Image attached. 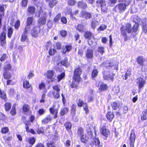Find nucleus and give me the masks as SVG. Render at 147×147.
Instances as JSON below:
<instances>
[{
  "label": "nucleus",
  "mask_w": 147,
  "mask_h": 147,
  "mask_svg": "<svg viewBox=\"0 0 147 147\" xmlns=\"http://www.w3.org/2000/svg\"><path fill=\"white\" fill-rule=\"evenodd\" d=\"M121 33L125 38H126L127 35L126 32L128 33L132 32V28L131 24L129 23H127L125 27H121L120 28Z\"/></svg>",
  "instance_id": "obj_1"
},
{
  "label": "nucleus",
  "mask_w": 147,
  "mask_h": 147,
  "mask_svg": "<svg viewBox=\"0 0 147 147\" xmlns=\"http://www.w3.org/2000/svg\"><path fill=\"white\" fill-rule=\"evenodd\" d=\"M96 4L97 6L100 7L102 12H105L107 10V4L104 0H97Z\"/></svg>",
  "instance_id": "obj_2"
},
{
  "label": "nucleus",
  "mask_w": 147,
  "mask_h": 147,
  "mask_svg": "<svg viewBox=\"0 0 147 147\" xmlns=\"http://www.w3.org/2000/svg\"><path fill=\"white\" fill-rule=\"evenodd\" d=\"M40 15H41L40 18L38 21V23L39 26L41 25H44L46 23V20L47 18V13L43 12H42L41 11L40 12Z\"/></svg>",
  "instance_id": "obj_3"
},
{
  "label": "nucleus",
  "mask_w": 147,
  "mask_h": 147,
  "mask_svg": "<svg viewBox=\"0 0 147 147\" xmlns=\"http://www.w3.org/2000/svg\"><path fill=\"white\" fill-rule=\"evenodd\" d=\"M40 26H36L31 30V34L32 36L36 38L40 35Z\"/></svg>",
  "instance_id": "obj_4"
},
{
  "label": "nucleus",
  "mask_w": 147,
  "mask_h": 147,
  "mask_svg": "<svg viewBox=\"0 0 147 147\" xmlns=\"http://www.w3.org/2000/svg\"><path fill=\"white\" fill-rule=\"evenodd\" d=\"M146 80V77L143 75L141 76L136 79V82L139 84V88H142L144 84H145Z\"/></svg>",
  "instance_id": "obj_5"
},
{
  "label": "nucleus",
  "mask_w": 147,
  "mask_h": 147,
  "mask_svg": "<svg viewBox=\"0 0 147 147\" xmlns=\"http://www.w3.org/2000/svg\"><path fill=\"white\" fill-rule=\"evenodd\" d=\"M82 69L81 68H78L76 69L74 71L73 78H76V81H78L80 80V76L82 74Z\"/></svg>",
  "instance_id": "obj_6"
},
{
  "label": "nucleus",
  "mask_w": 147,
  "mask_h": 147,
  "mask_svg": "<svg viewBox=\"0 0 147 147\" xmlns=\"http://www.w3.org/2000/svg\"><path fill=\"white\" fill-rule=\"evenodd\" d=\"M114 75H115L112 73L109 72L106 73L105 72L104 73L103 77L105 80L113 81Z\"/></svg>",
  "instance_id": "obj_7"
},
{
  "label": "nucleus",
  "mask_w": 147,
  "mask_h": 147,
  "mask_svg": "<svg viewBox=\"0 0 147 147\" xmlns=\"http://www.w3.org/2000/svg\"><path fill=\"white\" fill-rule=\"evenodd\" d=\"M6 34L4 33H2L0 35V44L1 46L3 47L6 44Z\"/></svg>",
  "instance_id": "obj_8"
},
{
  "label": "nucleus",
  "mask_w": 147,
  "mask_h": 147,
  "mask_svg": "<svg viewBox=\"0 0 147 147\" xmlns=\"http://www.w3.org/2000/svg\"><path fill=\"white\" fill-rule=\"evenodd\" d=\"M27 10L28 15L31 16L35 13L36 8L34 6H29L27 9Z\"/></svg>",
  "instance_id": "obj_9"
},
{
  "label": "nucleus",
  "mask_w": 147,
  "mask_h": 147,
  "mask_svg": "<svg viewBox=\"0 0 147 147\" xmlns=\"http://www.w3.org/2000/svg\"><path fill=\"white\" fill-rule=\"evenodd\" d=\"M126 6V3H122L118 4L116 7L118 8L119 12L121 13L123 12L125 10Z\"/></svg>",
  "instance_id": "obj_10"
},
{
  "label": "nucleus",
  "mask_w": 147,
  "mask_h": 147,
  "mask_svg": "<svg viewBox=\"0 0 147 147\" xmlns=\"http://www.w3.org/2000/svg\"><path fill=\"white\" fill-rule=\"evenodd\" d=\"M135 137L136 136L135 134L132 131H131L129 138L130 147H134V143L135 141Z\"/></svg>",
  "instance_id": "obj_11"
},
{
  "label": "nucleus",
  "mask_w": 147,
  "mask_h": 147,
  "mask_svg": "<svg viewBox=\"0 0 147 147\" xmlns=\"http://www.w3.org/2000/svg\"><path fill=\"white\" fill-rule=\"evenodd\" d=\"M86 130L89 135H92L93 134V127L90 124H88L86 125Z\"/></svg>",
  "instance_id": "obj_12"
},
{
  "label": "nucleus",
  "mask_w": 147,
  "mask_h": 147,
  "mask_svg": "<svg viewBox=\"0 0 147 147\" xmlns=\"http://www.w3.org/2000/svg\"><path fill=\"white\" fill-rule=\"evenodd\" d=\"M100 86L99 89L101 91H104L107 88V86L106 84H104L101 81L98 82V86Z\"/></svg>",
  "instance_id": "obj_13"
},
{
  "label": "nucleus",
  "mask_w": 147,
  "mask_h": 147,
  "mask_svg": "<svg viewBox=\"0 0 147 147\" xmlns=\"http://www.w3.org/2000/svg\"><path fill=\"white\" fill-rule=\"evenodd\" d=\"M54 75V71L53 70H49L47 72V77L51 79V82L54 81L55 79L53 78Z\"/></svg>",
  "instance_id": "obj_14"
},
{
  "label": "nucleus",
  "mask_w": 147,
  "mask_h": 147,
  "mask_svg": "<svg viewBox=\"0 0 147 147\" xmlns=\"http://www.w3.org/2000/svg\"><path fill=\"white\" fill-rule=\"evenodd\" d=\"M100 132L105 136L107 137L109 134L110 131L108 129H106L105 127H102L100 130Z\"/></svg>",
  "instance_id": "obj_15"
},
{
  "label": "nucleus",
  "mask_w": 147,
  "mask_h": 147,
  "mask_svg": "<svg viewBox=\"0 0 147 147\" xmlns=\"http://www.w3.org/2000/svg\"><path fill=\"white\" fill-rule=\"evenodd\" d=\"M138 63L140 65L143 66L144 65V62L145 61L146 59L142 56L138 57L137 59Z\"/></svg>",
  "instance_id": "obj_16"
},
{
  "label": "nucleus",
  "mask_w": 147,
  "mask_h": 147,
  "mask_svg": "<svg viewBox=\"0 0 147 147\" xmlns=\"http://www.w3.org/2000/svg\"><path fill=\"white\" fill-rule=\"evenodd\" d=\"M139 25L138 24H135L132 28V33L134 32L137 34L139 30Z\"/></svg>",
  "instance_id": "obj_17"
},
{
  "label": "nucleus",
  "mask_w": 147,
  "mask_h": 147,
  "mask_svg": "<svg viewBox=\"0 0 147 147\" xmlns=\"http://www.w3.org/2000/svg\"><path fill=\"white\" fill-rule=\"evenodd\" d=\"M86 56L87 58L91 59L93 56V51L89 49H87L86 53Z\"/></svg>",
  "instance_id": "obj_18"
},
{
  "label": "nucleus",
  "mask_w": 147,
  "mask_h": 147,
  "mask_svg": "<svg viewBox=\"0 0 147 147\" xmlns=\"http://www.w3.org/2000/svg\"><path fill=\"white\" fill-rule=\"evenodd\" d=\"M111 105L113 109L116 110L119 108L120 106V103L118 101L113 102L111 103Z\"/></svg>",
  "instance_id": "obj_19"
},
{
  "label": "nucleus",
  "mask_w": 147,
  "mask_h": 147,
  "mask_svg": "<svg viewBox=\"0 0 147 147\" xmlns=\"http://www.w3.org/2000/svg\"><path fill=\"white\" fill-rule=\"evenodd\" d=\"M81 14L82 16L86 19H88L92 17V15L90 13L86 11H82Z\"/></svg>",
  "instance_id": "obj_20"
},
{
  "label": "nucleus",
  "mask_w": 147,
  "mask_h": 147,
  "mask_svg": "<svg viewBox=\"0 0 147 147\" xmlns=\"http://www.w3.org/2000/svg\"><path fill=\"white\" fill-rule=\"evenodd\" d=\"M107 119L110 121L111 122L114 117V115L113 112H109L106 115Z\"/></svg>",
  "instance_id": "obj_21"
},
{
  "label": "nucleus",
  "mask_w": 147,
  "mask_h": 147,
  "mask_svg": "<svg viewBox=\"0 0 147 147\" xmlns=\"http://www.w3.org/2000/svg\"><path fill=\"white\" fill-rule=\"evenodd\" d=\"M52 118V117L50 115H48L42 121V122L43 124L47 123L51 120Z\"/></svg>",
  "instance_id": "obj_22"
},
{
  "label": "nucleus",
  "mask_w": 147,
  "mask_h": 147,
  "mask_svg": "<svg viewBox=\"0 0 147 147\" xmlns=\"http://www.w3.org/2000/svg\"><path fill=\"white\" fill-rule=\"evenodd\" d=\"M35 142L36 140L34 137H31L28 140V142L30 145L29 146H26V147H32V146L35 143Z\"/></svg>",
  "instance_id": "obj_23"
},
{
  "label": "nucleus",
  "mask_w": 147,
  "mask_h": 147,
  "mask_svg": "<svg viewBox=\"0 0 147 147\" xmlns=\"http://www.w3.org/2000/svg\"><path fill=\"white\" fill-rule=\"evenodd\" d=\"M91 145L92 146L94 145L98 146H102L100 144V141L98 139H94L91 142Z\"/></svg>",
  "instance_id": "obj_24"
},
{
  "label": "nucleus",
  "mask_w": 147,
  "mask_h": 147,
  "mask_svg": "<svg viewBox=\"0 0 147 147\" xmlns=\"http://www.w3.org/2000/svg\"><path fill=\"white\" fill-rule=\"evenodd\" d=\"M30 109V106L27 104L24 105L22 107V110L25 114H27Z\"/></svg>",
  "instance_id": "obj_25"
},
{
  "label": "nucleus",
  "mask_w": 147,
  "mask_h": 147,
  "mask_svg": "<svg viewBox=\"0 0 147 147\" xmlns=\"http://www.w3.org/2000/svg\"><path fill=\"white\" fill-rule=\"evenodd\" d=\"M72 48L71 46L69 45H67L63 47L62 53H65L67 52H69Z\"/></svg>",
  "instance_id": "obj_26"
},
{
  "label": "nucleus",
  "mask_w": 147,
  "mask_h": 147,
  "mask_svg": "<svg viewBox=\"0 0 147 147\" xmlns=\"http://www.w3.org/2000/svg\"><path fill=\"white\" fill-rule=\"evenodd\" d=\"M142 29L143 32L146 33L147 32V20H145L143 22Z\"/></svg>",
  "instance_id": "obj_27"
},
{
  "label": "nucleus",
  "mask_w": 147,
  "mask_h": 147,
  "mask_svg": "<svg viewBox=\"0 0 147 147\" xmlns=\"http://www.w3.org/2000/svg\"><path fill=\"white\" fill-rule=\"evenodd\" d=\"M73 78V80L72 82V83L71 85V87L73 88L77 87L78 86L79 82L80 81V80H78V81H76V78Z\"/></svg>",
  "instance_id": "obj_28"
},
{
  "label": "nucleus",
  "mask_w": 147,
  "mask_h": 147,
  "mask_svg": "<svg viewBox=\"0 0 147 147\" xmlns=\"http://www.w3.org/2000/svg\"><path fill=\"white\" fill-rule=\"evenodd\" d=\"M57 1L56 0H53L50 1L49 4V6L50 8H52L57 3Z\"/></svg>",
  "instance_id": "obj_29"
},
{
  "label": "nucleus",
  "mask_w": 147,
  "mask_h": 147,
  "mask_svg": "<svg viewBox=\"0 0 147 147\" xmlns=\"http://www.w3.org/2000/svg\"><path fill=\"white\" fill-rule=\"evenodd\" d=\"M50 113L54 115V118H56L57 117V111L55 110L53 108H51L49 109Z\"/></svg>",
  "instance_id": "obj_30"
},
{
  "label": "nucleus",
  "mask_w": 147,
  "mask_h": 147,
  "mask_svg": "<svg viewBox=\"0 0 147 147\" xmlns=\"http://www.w3.org/2000/svg\"><path fill=\"white\" fill-rule=\"evenodd\" d=\"M76 105L74 104H73L71 107V114L74 116L75 115L76 113Z\"/></svg>",
  "instance_id": "obj_31"
},
{
  "label": "nucleus",
  "mask_w": 147,
  "mask_h": 147,
  "mask_svg": "<svg viewBox=\"0 0 147 147\" xmlns=\"http://www.w3.org/2000/svg\"><path fill=\"white\" fill-rule=\"evenodd\" d=\"M78 6L82 8H85L87 7L86 4L82 1H80L78 4Z\"/></svg>",
  "instance_id": "obj_32"
},
{
  "label": "nucleus",
  "mask_w": 147,
  "mask_h": 147,
  "mask_svg": "<svg viewBox=\"0 0 147 147\" xmlns=\"http://www.w3.org/2000/svg\"><path fill=\"white\" fill-rule=\"evenodd\" d=\"M69 109L67 108H62L61 109L60 114L61 115L63 116L68 111Z\"/></svg>",
  "instance_id": "obj_33"
},
{
  "label": "nucleus",
  "mask_w": 147,
  "mask_h": 147,
  "mask_svg": "<svg viewBox=\"0 0 147 147\" xmlns=\"http://www.w3.org/2000/svg\"><path fill=\"white\" fill-rule=\"evenodd\" d=\"M81 141L83 143H86L88 140V138L84 135L80 137Z\"/></svg>",
  "instance_id": "obj_34"
},
{
  "label": "nucleus",
  "mask_w": 147,
  "mask_h": 147,
  "mask_svg": "<svg viewBox=\"0 0 147 147\" xmlns=\"http://www.w3.org/2000/svg\"><path fill=\"white\" fill-rule=\"evenodd\" d=\"M142 119L145 120L147 119V110L144 111L141 115Z\"/></svg>",
  "instance_id": "obj_35"
},
{
  "label": "nucleus",
  "mask_w": 147,
  "mask_h": 147,
  "mask_svg": "<svg viewBox=\"0 0 147 147\" xmlns=\"http://www.w3.org/2000/svg\"><path fill=\"white\" fill-rule=\"evenodd\" d=\"M11 105L9 102H6L4 105V107L6 111H8L11 108Z\"/></svg>",
  "instance_id": "obj_36"
},
{
  "label": "nucleus",
  "mask_w": 147,
  "mask_h": 147,
  "mask_svg": "<svg viewBox=\"0 0 147 147\" xmlns=\"http://www.w3.org/2000/svg\"><path fill=\"white\" fill-rule=\"evenodd\" d=\"M54 47L55 48L57 49H60L62 48L61 45L59 42H57L54 43Z\"/></svg>",
  "instance_id": "obj_37"
},
{
  "label": "nucleus",
  "mask_w": 147,
  "mask_h": 147,
  "mask_svg": "<svg viewBox=\"0 0 147 147\" xmlns=\"http://www.w3.org/2000/svg\"><path fill=\"white\" fill-rule=\"evenodd\" d=\"M66 130L67 131L70 129L71 127V125L69 122H66L64 125Z\"/></svg>",
  "instance_id": "obj_38"
},
{
  "label": "nucleus",
  "mask_w": 147,
  "mask_h": 147,
  "mask_svg": "<svg viewBox=\"0 0 147 147\" xmlns=\"http://www.w3.org/2000/svg\"><path fill=\"white\" fill-rule=\"evenodd\" d=\"M27 34L23 32L22 35L21 40L22 42H24L26 40L28 39Z\"/></svg>",
  "instance_id": "obj_39"
},
{
  "label": "nucleus",
  "mask_w": 147,
  "mask_h": 147,
  "mask_svg": "<svg viewBox=\"0 0 147 147\" xmlns=\"http://www.w3.org/2000/svg\"><path fill=\"white\" fill-rule=\"evenodd\" d=\"M65 76V73L64 72H62L60 74H59L57 76V78L58 81L59 82Z\"/></svg>",
  "instance_id": "obj_40"
},
{
  "label": "nucleus",
  "mask_w": 147,
  "mask_h": 147,
  "mask_svg": "<svg viewBox=\"0 0 147 147\" xmlns=\"http://www.w3.org/2000/svg\"><path fill=\"white\" fill-rule=\"evenodd\" d=\"M77 135L78 136L80 137L84 135V130L82 128L80 127L78 130Z\"/></svg>",
  "instance_id": "obj_41"
},
{
  "label": "nucleus",
  "mask_w": 147,
  "mask_h": 147,
  "mask_svg": "<svg viewBox=\"0 0 147 147\" xmlns=\"http://www.w3.org/2000/svg\"><path fill=\"white\" fill-rule=\"evenodd\" d=\"M3 75L4 78L6 79H9L11 77L10 74L7 71H5Z\"/></svg>",
  "instance_id": "obj_42"
},
{
  "label": "nucleus",
  "mask_w": 147,
  "mask_h": 147,
  "mask_svg": "<svg viewBox=\"0 0 147 147\" xmlns=\"http://www.w3.org/2000/svg\"><path fill=\"white\" fill-rule=\"evenodd\" d=\"M131 75V71L130 70H128L126 72V73L125 74L124 78H123V79L125 80H126L129 77H130V76Z\"/></svg>",
  "instance_id": "obj_43"
},
{
  "label": "nucleus",
  "mask_w": 147,
  "mask_h": 147,
  "mask_svg": "<svg viewBox=\"0 0 147 147\" xmlns=\"http://www.w3.org/2000/svg\"><path fill=\"white\" fill-rule=\"evenodd\" d=\"M13 30L11 27H9L8 29L7 36L9 38H10L12 35L13 32Z\"/></svg>",
  "instance_id": "obj_44"
},
{
  "label": "nucleus",
  "mask_w": 147,
  "mask_h": 147,
  "mask_svg": "<svg viewBox=\"0 0 147 147\" xmlns=\"http://www.w3.org/2000/svg\"><path fill=\"white\" fill-rule=\"evenodd\" d=\"M98 22L96 20H93L91 22V27L93 29H94L98 24Z\"/></svg>",
  "instance_id": "obj_45"
},
{
  "label": "nucleus",
  "mask_w": 147,
  "mask_h": 147,
  "mask_svg": "<svg viewBox=\"0 0 147 147\" xmlns=\"http://www.w3.org/2000/svg\"><path fill=\"white\" fill-rule=\"evenodd\" d=\"M33 21V18L30 17L28 18L27 21V25L30 26L31 25Z\"/></svg>",
  "instance_id": "obj_46"
},
{
  "label": "nucleus",
  "mask_w": 147,
  "mask_h": 147,
  "mask_svg": "<svg viewBox=\"0 0 147 147\" xmlns=\"http://www.w3.org/2000/svg\"><path fill=\"white\" fill-rule=\"evenodd\" d=\"M23 87L28 88L30 87V85L29 84V82L27 81H24L23 83Z\"/></svg>",
  "instance_id": "obj_47"
},
{
  "label": "nucleus",
  "mask_w": 147,
  "mask_h": 147,
  "mask_svg": "<svg viewBox=\"0 0 147 147\" xmlns=\"http://www.w3.org/2000/svg\"><path fill=\"white\" fill-rule=\"evenodd\" d=\"M61 17V14L60 13H58L54 18V22H55L58 23L59 20Z\"/></svg>",
  "instance_id": "obj_48"
},
{
  "label": "nucleus",
  "mask_w": 147,
  "mask_h": 147,
  "mask_svg": "<svg viewBox=\"0 0 147 147\" xmlns=\"http://www.w3.org/2000/svg\"><path fill=\"white\" fill-rule=\"evenodd\" d=\"M67 58L66 57L64 59V60L61 61V63L63 66H67Z\"/></svg>",
  "instance_id": "obj_49"
},
{
  "label": "nucleus",
  "mask_w": 147,
  "mask_h": 147,
  "mask_svg": "<svg viewBox=\"0 0 147 147\" xmlns=\"http://www.w3.org/2000/svg\"><path fill=\"white\" fill-rule=\"evenodd\" d=\"M92 34L91 33L88 31H86L85 33L84 34V37L87 38H90Z\"/></svg>",
  "instance_id": "obj_50"
},
{
  "label": "nucleus",
  "mask_w": 147,
  "mask_h": 147,
  "mask_svg": "<svg viewBox=\"0 0 147 147\" xmlns=\"http://www.w3.org/2000/svg\"><path fill=\"white\" fill-rule=\"evenodd\" d=\"M30 29V27L29 25H27L26 26L24 31V33L27 34Z\"/></svg>",
  "instance_id": "obj_51"
},
{
  "label": "nucleus",
  "mask_w": 147,
  "mask_h": 147,
  "mask_svg": "<svg viewBox=\"0 0 147 147\" xmlns=\"http://www.w3.org/2000/svg\"><path fill=\"white\" fill-rule=\"evenodd\" d=\"M77 104L78 107H81L84 104V103L82 100L79 99L77 102Z\"/></svg>",
  "instance_id": "obj_52"
},
{
  "label": "nucleus",
  "mask_w": 147,
  "mask_h": 147,
  "mask_svg": "<svg viewBox=\"0 0 147 147\" xmlns=\"http://www.w3.org/2000/svg\"><path fill=\"white\" fill-rule=\"evenodd\" d=\"M102 66H103L107 69H109V67H111V65L109 63L108 61H106L105 62H104L103 64H102Z\"/></svg>",
  "instance_id": "obj_53"
},
{
  "label": "nucleus",
  "mask_w": 147,
  "mask_h": 147,
  "mask_svg": "<svg viewBox=\"0 0 147 147\" xmlns=\"http://www.w3.org/2000/svg\"><path fill=\"white\" fill-rule=\"evenodd\" d=\"M98 71L97 69H94L93 70L92 73V78H95L97 76Z\"/></svg>",
  "instance_id": "obj_54"
},
{
  "label": "nucleus",
  "mask_w": 147,
  "mask_h": 147,
  "mask_svg": "<svg viewBox=\"0 0 147 147\" xmlns=\"http://www.w3.org/2000/svg\"><path fill=\"white\" fill-rule=\"evenodd\" d=\"M11 68V65L8 64L5 66L4 68V69L5 71H7L10 70Z\"/></svg>",
  "instance_id": "obj_55"
},
{
  "label": "nucleus",
  "mask_w": 147,
  "mask_h": 147,
  "mask_svg": "<svg viewBox=\"0 0 147 147\" xmlns=\"http://www.w3.org/2000/svg\"><path fill=\"white\" fill-rule=\"evenodd\" d=\"M9 129L7 127H5L2 128L1 129V132L3 134H5L8 131Z\"/></svg>",
  "instance_id": "obj_56"
},
{
  "label": "nucleus",
  "mask_w": 147,
  "mask_h": 147,
  "mask_svg": "<svg viewBox=\"0 0 147 147\" xmlns=\"http://www.w3.org/2000/svg\"><path fill=\"white\" fill-rule=\"evenodd\" d=\"M28 3V0H22L21 1V5L23 7H26Z\"/></svg>",
  "instance_id": "obj_57"
},
{
  "label": "nucleus",
  "mask_w": 147,
  "mask_h": 147,
  "mask_svg": "<svg viewBox=\"0 0 147 147\" xmlns=\"http://www.w3.org/2000/svg\"><path fill=\"white\" fill-rule=\"evenodd\" d=\"M20 25V21L19 20H17L16 21L14 25V27L16 29L18 30L19 27Z\"/></svg>",
  "instance_id": "obj_58"
},
{
  "label": "nucleus",
  "mask_w": 147,
  "mask_h": 147,
  "mask_svg": "<svg viewBox=\"0 0 147 147\" xmlns=\"http://www.w3.org/2000/svg\"><path fill=\"white\" fill-rule=\"evenodd\" d=\"M60 34L63 37H64L67 36V32L64 30H61L60 31Z\"/></svg>",
  "instance_id": "obj_59"
},
{
  "label": "nucleus",
  "mask_w": 147,
  "mask_h": 147,
  "mask_svg": "<svg viewBox=\"0 0 147 147\" xmlns=\"http://www.w3.org/2000/svg\"><path fill=\"white\" fill-rule=\"evenodd\" d=\"M140 18L138 16L135 17L133 19V22H135V24H138V23L140 22Z\"/></svg>",
  "instance_id": "obj_60"
},
{
  "label": "nucleus",
  "mask_w": 147,
  "mask_h": 147,
  "mask_svg": "<svg viewBox=\"0 0 147 147\" xmlns=\"http://www.w3.org/2000/svg\"><path fill=\"white\" fill-rule=\"evenodd\" d=\"M47 25L49 29L53 27V22L51 20H49L48 21Z\"/></svg>",
  "instance_id": "obj_61"
},
{
  "label": "nucleus",
  "mask_w": 147,
  "mask_h": 147,
  "mask_svg": "<svg viewBox=\"0 0 147 147\" xmlns=\"http://www.w3.org/2000/svg\"><path fill=\"white\" fill-rule=\"evenodd\" d=\"M56 52V50L54 49H51L49 51V54L50 55H53Z\"/></svg>",
  "instance_id": "obj_62"
},
{
  "label": "nucleus",
  "mask_w": 147,
  "mask_h": 147,
  "mask_svg": "<svg viewBox=\"0 0 147 147\" xmlns=\"http://www.w3.org/2000/svg\"><path fill=\"white\" fill-rule=\"evenodd\" d=\"M104 48L102 47H99L98 49V51L100 53L101 55H102L103 53H104Z\"/></svg>",
  "instance_id": "obj_63"
},
{
  "label": "nucleus",
  "mask_w": 147,
  "mask_h": 147,
  "mask_svg": "<svg viewBox=\"0 0 147 147\" xmlns=\"http://www.w3.org/2000/svg\"><path fill=\"white\" fill-rule=\"evenodd\" d=\"M75 0H69L68 3L69 5H73L75 4Z\"/></svg>",
  "instance_id": "obj_64"
}]
</instances>
